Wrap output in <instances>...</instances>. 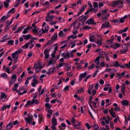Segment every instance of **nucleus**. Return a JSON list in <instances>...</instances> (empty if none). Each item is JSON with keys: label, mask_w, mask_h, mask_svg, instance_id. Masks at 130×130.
<instances>
[{"label": "nucleus", "mask_w": 130, "mask_h": 130, "mask_svg": "<svg viewBox=\"0 0 130 130\" xmlns=\"http://www.w3.org/2000/svg\"><path fill=\"white\" fill-rule=\"evenodd\" d=\"M48 65H54V62L53 59H50L48 62Z\"/></svg>", "instance_id": "41"}, {"label": "nucleus", "mask_w": 130, "mask_h": 130, "mask_svg": "<svg viewBox=\"0 0 130 130\" xmlns=\"http://www.w3.org/2000/svg\"><path fill=\"white\" fill-rule=\"evenodd\" d=\"M52 121L53 125H56L57 122L56 119L54 118H53L52 119Z\"/></svg>", "instance_id": "29"}, {"label": "nucleus", "mask_w": 130, "mask_h": 130, "mask_svg": "<svg viewBox=\"0 0 130 130\" xmlns=\"http://www.w3.org/2000/svg\"><path fill=\"white\" fill-rule=\"evenodd\" d=\"M23 26L21 27L19 29L15 31L14 33L16 34L20 30L23 29Z\"/></svg>", "instance_id": "49"}, {"label": "nucleus", "mask_w": 130, "mask_h": 130, "mask_svg": "<svg viewBox=\"0 0 130 130\" xmlns=\"http://www.w3.org/2000/svg\"><path fill=\"white\" fill-rule=\"evenodd\" d=\"M27 118L25 119V121L29 124H31L32 121L33 119L31 116L28 113L27 115Z\"/></svg>", "instance_id": "5"}, {"label": "nucleus", "mask_w": 130, "mask_h": 130, "mask_svg": "<svg viewBox=\"0 0 130 130\" xmlns=\"http://www.w3.org/2000/svg\"><path fill=\"white\" fill-rule=\"evenodd\" d=\"M84 91V89L81 88L80 89L77 90L76 92L77 93H80L83 92Z\"/></svg>", "instance_id": "37"}, {"label": "nucleus", "mask_w": 130, "mask_h": 130, "mask_svg": "<svg viewBox=\"0 0 130 130\" xmlns=\"http://www.w3.org/2000/svg\"><path fill=\"white\" fill-rule=\"evenodd\" d=\"M58 35L59 37H65L66 35V32L63 31H61L59 33Z\"/></svg>", "instance_id": "19"}, {"label": "nucleus", "mask_w": 130, "mask_h": 130, "mask_svg": "<svg viewBox=\"0 0 130 130\" xmlns=\"http://www.w3.org/2000/svg\"><path fill=\"white\" fill-rule=\"evenodd\" d=\"M69 88V86H66L64 88L63 91L64 92H66L67 90H68Z\"/></svg>", "instance_id": "60"}, {"label": "nucleus", "mask_w": 130, "mask_h": 130, "mask_svg": "<svg viewBox=\"0 0 130 130\" xmlns=\"http://www.w3.org/2000/svg\"><path fill=\"white\" fill-rule=\"evenodd\" d=\"M86 23L89 24H95V23H94V20L91 19L88 20L86 21Z\"/></svg>", "instance_id": "15"}, {"label": "nucleus", "mask_w": 130, "mask_h": 130, "mask_svg": "<svg viewBox=\"0 0 130 130\" xmlns=\"http://www.w3.org/2000/svg\"><path fill=\"white\" fill-rule=\"evenodd\" d=\"M77 37V36H74L73 35H70L69 36L68 38V39H69L70 38H73V39H75Z\"/></svg>", "instance_id": "46"}, {"label": "nucleus", "mask_w": 130, "mask_h": 130, "mask_svg": "<svg viewBox=\"0 0 130 130\" xmlns=\"http://www.w3.org/2000/svg\"><path fill=\"white\" fill-rule=\"evenodd\" d=\"M45 106L46 109L48 110H49L52 107V105L48 103H46L45 105Z\"/></svg>", "instance_id": "36"}, {"label": "nucleus", "mask_w": 130, "mask_h": 130, "mask_svg": "<svg viewBox=\"0 0 130 130\" xmlns=\"http://www.w3.org/2000/svg\"><path fill=\"white\" fill-rule=\"evenodd\" d=\"M77 51V50L75 49L72 50L69 53L71 55V56L72 58L73 57V53L76 52Z\"/></svg>", "instance_id": "32"}, {"label": "nucleus", "mask_w": 130, "mask_h": 130, "mask_svg": "<svg viewBox=\"0 0 130 130\" xmlns=\"http://www.w3.org/2000/svg\"><path fill=\"white\" fill-rule=\"evenodd\" d=\"M57 45V43L54 44L51 47V48H52V47H53V46H55L54 49L53 51V52L54 53H56V51L58 49V46L56 45Z\"/></svg>", "instance_id": "30"}, {"label": "nucleus", "mask_w": 130, "mask_h": 130, "mask_svg": "<svg viewBox=\"0 0 130 130\" xmlns=\"http://www.w3.org/2000/svg\"><path fill=\"white\" fill-rule=\"evenodd\" d=\"M109 14H108L107 15V14H105V17H103V22H106V21H107V17H108V16H109Z\"/></svg>", "instance_id": "43"}, {"label": "nucleus", "mask_w": 130, "mask_h": 130, "mask_svg": "<svg viewBox=\"0 0 130 130\" xmlns=\"http://www.w3.org/2000/svg\"><path fill=\"white\" fill-rule=\"evenodd\" d=\"M12 123L13 122L12 121L10 122L7 125L6 128L9 129L12 128L13 127Z\"/></svg>", "instance_id": "17"}, {"label": "nucleus", "mask_w": 130, "mask_h": 130, "mask_svg": "<svg viewBox=\"0 0 130 130\" xmlns=\"http://www.w3.org/2000/svg\"><path fill=\"white\" fill-rule=\"evenodd\" d=\"M32 82L35 84H37L38 83V82L36 78H34L32 80Z\"/></svg>", "instance_id": "61"}, {"label": "nucleus", "mask_w": 130, "mask_h": 130, "mask_svg": "<svg viewBox=\"0 0 130 130\" xmlns=\"http://www.w3.org/2000/svg\"><path fill=\"white\" fill-rule=\"evenodd\" d=\"M63 64L64 63H60L57 66V67L58 68H59L62 67Z\"/></svg>", "instance_id": "62"}, {"label": "nucleus", "mask_w": 130, "mask_h": 130, "mask_svg": "<svg viewBox=\"0 0 130 130\" xmlns=\"http://www.w3.org/2000/svg\"><path fill=\"white\" fill-rule=\"evenodd\" d=\"M86 7V5L81 7L80 9V11L78 12V15L76 16H78L81 14L82 12L84 10L85 8Z\"/></svg>", "instance_id": "20"}, {"label": "nucleus", "mask_w": 130, "mask_h": 130, "mask_svg": "<svg viewBox=\"0 0 130 130\" xmlns=\"http://www.w3.org/2000/svg\"><path fill=\"white\" fill-rule=\"evenodd\" d=\"M89 10L90 11H92L93 12H95L98 11V9H94L92 7L89 8Z\"/></svg>", "instance_id": "39"}, {"label": "nucleus", "mask_w": 130, "mask_h": 130, "mask_svg": "<svg viewBox=\"0 0 130 130\" xmlns=\"http://www.w3.org/2000/svg\"><path fill=\"white\" fill-rule=\"evenodd\" d=\"M76 41V40H74L73 41H71L69 43V46L71 45V48H73L75 46L76 44L75 42Z\"/></svg>", "instance_id": "16"}, {"label": "nucleus", "mask_w": 130, "mask_h": 130, "mask_svg": "<svg viewBox=\"0 0 130 130\" xmlns=\"http://www.w3.org/2000/svg\"><path fill=\"white\" fill-rule=\"evenodd\" d=\"M93 5L94 7L96 8L98 7V4L97 3L95 2L93 3Z\"/></svg>", "instance_id": "57"}, {"label": "nucleus", "mask_w": 130, "mask_h": 130, "mask_svg": "<svg viewBox=\"0 0 130 130\" xmlns=\"http://www.w3.org/2000/svg\"><path fill=\"white\" fill-rule=\"evenodd\" d=\"M86 72H85L84 73H81L79 75V80L80 81H81L82 79L84 78L87 75Z\"/></svg>", "instance_id": "10"}, {"label": "nucleus", "mask_w": 130, "mask_h": 130, "mask_svg": "<svg viewBox=\"0 0 130 130\" xmlns=\"http://www.w3.org/2000/svg\"><path fill=\"white\" fill-rule=\"evenodd\" d=\"M77 6L76 3L73 4H72L70 5V7L71 8H74V7H76Z\"/></svg>", "instance_id": "53"}, {"label": "nucleus", "mask_w": 130, "mask_h": 130, "mask_svg": "<svg viewBox=\"0 0 130 130\" xmlns=\"http://www.w3.org/2000/svg\"><path fill=\"white\" fill-rule=\"evenodd\" d=\"M39 103V102L37 100H35V99H32L31 101H27L26 104L25 105V107H26L28 105H32L34 104H37Z\"/></svg>", "instance_id": "2"}, {"label": "nucleus", "mask_w": 130, "mask_h": 130, "mask_svg": "<svg viewBox=\"0 0 130 130\" xmlns=\"http://www.w3.org/2000/svg\"><path fill=\"white\" fill-rule=\"evenodd\" d=\"M6 17L5 16H4L2 17V18L1 19V22H3L5 21L6 19Z\"/></svg>", "instance_id": "56"}, {"label": "nucleus", "mask_w": 130, "mask_h": 130, "mask_svg": "<svg viewBox=\"0 0 130 130\" xmlns=\"http://www.w3.org/2000/svg\"><path fill=\"white\" fill-rule=\"evenodd\" d=\"M109 26V23H107L103 24L102 25L101 28H107Z\"/></svg>", "instance_id": "25"}, {"label": "nucleus", "mask_w": 130, "mask_h": 130, "mask_svg": "<svg viewBox=\"0 0 130 130\" xmlns=\"http://www.w3.org/2000/svg\"><path fill=\"white\" fill-rule=\"evenodd\" d=\"M22 36L25 40H28L31 38V36L29 34L26 35H23Z\"/></svg>", "instance_id": "26"}, {"label": "nucleus", "mask_w": 130, "mask_h": 130, "mask_svg": "<svg viewBox=\"0 0 130 130\" xmlns=\"http://www.w3.org/2000/svg\"><path fill=\"white\" fill-rule=\"evenodd\" d=\"M77 24V22H76L75 21L73 22L72 23L71 25L70 26L71 27H72L73 26H76Z\"/></svg>", "instance_id": "64"}, {"label": "nucleus", "mask_w": 130, "mask_h": 130, "mask_svg": "<svg viewBox=\"0 0 130 130\" xmlns=\"http://www.w3.org/2000/svg\"><path fill=\"white\" fill-rule=\"evenodd\" d=\"M49 5L50 3L48 1L46 2L43 5V6H45L46 8L49 6Z\"/></svg>", "instance_id": "38"}, {"label": "nucleus", "mask_w": 130, "mask_h": 130, "mask_svg": "<svg viewBox=\"0 0 130 130\" xmlns=\"http://www.w3.org/2000/svg\"><path fill=\"white\" fill-rule=\"evenodd\" d=\"M110 87V85H107L106 86V87L103 88V90L105 91H107Z\"/></svg>", "instance_id": "45"}, {"label": "nucleus", "mask_w": 130, "mask_h": 130, "mask_svg": "<svg viewBox=\"0 0 130 130\" xmlns=\"http://www.w3.org/2000/svg\"><path fill=\"white\" fill-rule=\"evenodd\" d=\"M117 75L118 76V78L119 79L122 78L124 77V76H123V75H122L121 74H120L118 73H117Z\"/></svg>", "instance_id": "50"}, {"label": "nucleus", "mask_w": 130, "mask_h": 130, "mask_svg": "<svg viewBox=\"0 0 130 130\" xmlns=\"http://www.w3.org/2000/svg\"><path fill=\"white\" fill-rule=\"evenodd\" d=\"M95 65L94 64H92L90 66L88 67V69L89 70L92 69L95 67Z\"/></svg>", "instance_id": "47"}, {"label": "nucleus", "mask_w": 130, "mask_h": 130, "mask_svg": "<svg viewBox=\"0 0 130 130\" xmlns=\"http://www.w3.org/2000/svg\"><path fill=\"white\" fill-rule=\"evenodd\" d=\"M7 44L12 45L14 43V41L12 40H11L8 41Z\"/></svg>", "instance_id": "48"}, {"label": "nucleus", "mask_w": 130, "mask_h": 130, "mask_svg": "<svg viewBox=\"0 0 130 130\" xmlns=\"http://www.w3.org/2000/svg\"><path fill=\"white\" fill-rule=\"evenodd\" d=\"M37 65H38V66L39 67V69L40 70L42 68V66L41 63L38 62L37 64Z\"/></svg>", "instance_id": "58"}, {"label": "nucleus", "mask_w": 130, "mask_h": 130, "mask_svg": "<svg viewBox=\"0 0 130 130\" xmlns=\"http://www.w3.org/2000/svg\"><path fill=\"white\" fill-rule=\"evenodd\" d=\"M6 72L8 73H11V71L10 70L9 68V67H7L6 68Z\"/></svg>", "instance_id": "63"}, {"label": "nucleus", "mask_w": 130, "mask_h": 130, "mask_svg": "<svg viewBox=\"0 0 130 130\" xmlns=\"http://www.w3.org/2000/svg\"><path fill=\"white\" fill-rule=\"evenodd\" d=\"M121 103L123 106H126L128 105L129 102L127 100H124L121 102Z\"/></svg>", "instance_id": "22"}, {"label": "nucleus", "mask_w": 130, "mask_h": 130, "mask_svg": "<svg viewBox=\"0 0 130 130\" xmlns=\"http://www.w3.org/2000/svg\"><path fill=\"white\" fill-rule=\"evenodd\" d=\"M38 122L39 123H40L43 121V117L42 115L41 114H39L38 115Z\"/></svg>", "instance_id": "31"}, {"label": "nucleus", "mask_w": 130, "mask_h": 130, "mask_svg": "<svg viewBox=\"0 0 130 130\" xmlns=\"http://www.w3.org/2000/svg\"><path fill=\"white\" fill-rule=\"evenodd\" d=\"M123 2L121 1H115L112 2L111 6L112 7L118 6L119 8H121L123 6Z\"/></svg>", "instance_id": "1"}, {"label": "nucleus", "mask_w": 130, "mask_h": 130, "mask_svg": "<svg viewBox=\"0 0 130 130\" xmlns=\"http://www.w3.org/2000/svg\"><path fill=\"white\" fill-rule=\"evenodd\" d=\"M100 58V57L98 56L95 58L94 60V62L97 65H99L100 63L99 60Z\"/></svg>", "instance_id": "27"}, {"label": "nucleus", "mask_w": 130, "mask_h": 130, "mask_svg": "<svg viewBox=\"0 0 130 130\" xmlns=\"http://www.w3.org/2000/svg\"><path fill=\"white\" fill-rule=\"evenodd\" d=\"M31 42H28L26 44L22 46V48H26L28 47L29 45H30V44H31Z\"/></svg>", "instance_id": "34"}, {"label": "nucleus", "mask_w": 130, "mask_h": 130, "mask_svg": "<svg viewBox=\"0 0 130 130\" xmlns=\"http://www.w3.org/2000/svg\"><path fill=\"white\" fill-rule=\"evenodd\" d=\"M57 33H55L52 37V39L53 40H55L57 39Z\"/></svg>", "instance_id": "42"}, {"label": "nucleus", "mask_w": 130, "mask_h": 130, "mask_svg": "<svg viewBox=\"0 0 130 130\" xmlns=\"http://www.w3.org/2000/svg\"><path fill=\"white\" fill-rule=\"evenodd\" d=\"M125 20V19L123 17L120 18V19L119 20V22H120L121 23H123Z\"/></svg>", "instance_id": "59"}, {"label": "nucleus", "mask_w": 130, "mask_h": 130, "mask_svg": "<svg viewBox=\"0 0 130 130\" xmlns=\"http://www.w3.org/2000/svg\"><path fill=\"white\" fill-rule=\"evenodd\" d=\"M114 109L115 111L116 112L120 111V108L118 107H114Z\"/></svg>", "instance_id": "52"}, {"label": "nucleus", "mask_w": 130, "mask_h": 130, "mask_svg": "<svg viewBox=\"0 0 130 130\" xmlns=\"http://www.w3.org/2000/svg\"><path fill=\"white\" fill-rule=\"evenodd\" d=\"M49 29V27L48 26H46L45 27V29L42 28L39 31L40 34H42L48 31Z\"/></svg>", "instance_id": "7"}, {"label": "nucleus", "mask_w": 130, "mask_h": 130, "mask_svg": "<svg viewBox=\"0 0 130 130\" xmlns=\"http://www.w3.org/2000/svg\"><path fill=\"white\" fill-rule=\"evenodd\" d=\"M128 51V48L127 47L123 48L120 51V53L121 54H123L126 53Z\"/></svg>", "instance_id": "24"}, {"label": "nucleus", "mask_w": 130, "mask_h": 130, "mask_svg": "<svg viewBox=\"0 0 130 130\" xmlns=\"http://www.w3.org/2000/svg\"><path fill=\"white\" fill-rule=\"evenodd\" d=\"M61 56L66 59H68L69 58H72L69 53L66 54L65 53H63L61 54Z\"/></svg>", "instance_id": "6"}, {"label": "nucleus", "mask_w": 130, "mask_h": 130, "mask_svg": "<svg viewBox=\"0 0 130 130\" xmlns=\"http://www.w3.org/2000/svg\"><path fill=\"white\" fill-rule=\"evenodd\" d=\"M20 50H18L16 51L14 53L12 54V58L14 59H16L18 58V53L20 52Z\"/></svg>", "instance_id": "8"}, {"label": "nucleus", "mask_w": 130, "mask_h": 130, "mask_svg": "<svg viewBox=\"0 0 130 130\" xmlns=\"http://www.w3.org/2000/svg\"><path fill=\"white\" fill-rule=\"evenodd\" d=\"M1 76L4 79H6L7 78L8 76L6 73H4L1 74Z\"/></svg>", "instance_id": "33"}, {"label": "nucleus", "mask_w": 130, "mask_h": 130, "mask_svg": "<svg viewBox=\"0 0 130 130\" xmlns=\"http://www.w3.org/2000/svg\"><path fill=\"white\" fill-rule=\"evenodd\" d=\"M96 43L99 46H100L102 44V42L101 41L99 40H98Z\"/></svg>", "instance_id": "44"}, {"label": "nucleus", "mask_w": 130, "mask_h": 130, "mask_svg": "<svg viewBox=\"0 0 130 130\" xmlns=\"http://www.w3.org/2000/svg\"><path fill=\"white\" fill-rule=\"evenodd\" d=\"M17 76L15 74L12 75L10 78L11 80L9 82V85H10L14 83L17 80Z\"/></svg>", "instance_id": "3"}, {"label": "nucleus", "mask_w": 130, "mask_h": 130, "mask_svg": "<svg viewBox=\"0 0 130 130\" xmlns=\"http://www.w3.org/2000/svg\"><path fill=\"white\" fill-rule=\"evenodd\" d=\"M110 71H111V72H117V70L116 69H114L113 68H106L105 69L104 72H108Z\"/></svg>", "instance_id": "12"}, {"label": "nucleus", "mask_w": 130, "mask_h": 130, "mask_svg": "<svg viewBox=\"0 0 130 130\" xmlns=\"http://www.w3.org/2000/svg\"><path fill=\"white\" fill-rule=\"evenodd\" d=\"M38 28L37 27H35L34 28H33L32 29V32L34 33H37L38 31Z\"/></svg>", "instance_id": "40"}, {"label": "nucleus", "mask_w": 130, "mask_h": 130, "mask_svg": "<svg viewBox=\"0 0 130 130\" xmlns=\"http://www.w3.org/2000/svg\"><path fill=\"white\" fill-rule=\"evenodd\" d=\"M109 111L110 112V114L113 118H115L116 117V115L115 113L113 111L112 108L109 110Z\"/></svg>", "instance_id": "13"}, {"label": "nucleus", "mask_w": 130, "mask_h": 130, "mask_svg": "<svg viewBox=\"0 0 130 130\" xmlns=\"http://www.w3.org/2000/svg\"><path fill=\"white\" fill-rule=\"evenodd\" d=\"M87 19L86 16L82 15L79 17L78 19L82 22H84Z\"/></svg>", "instance_id": "11"}, {"label": "nucleus", "mask_w": 130, "mask_h": 130, "mask_svg": "<svg viewBox=\"0 0 130 130\" xmlns=\"http://www.w3.org/2000/svg\"><path fill=\"white\" fill-rule=\"evenodd\" d=\"M121 63L118 61H115L112 62V66L114 67H118L120 66Z\"/></svg>", "instance_id": "9"}, {"label": "nucleus", "mask_w": 130, "mask_h": 130, "mask_svg": "<svg viewBox=\"0 0 130 130\" xmlns=\"http://www.w3.org/2000/svg\"><path fill=\"white\" fill-rule=\"evenodd\" d=\"M55 16L51 15L50 14V12H48L46 17L45 21L46 22H49L51 21L55 18Z\"/></svg>", "instance_id": "4"}, {"label": "nucleus", "mask_w": 130, "mask_h": 130, "mask_svg": "<svg viewBox=\"0 0 130 130\" xmlns=\"http://www.w3.org/2000/svg\"><path fill=\"white\" fill-rule=\"evenodd\" d=\"M89 41L92 42H94L95 40V38L94 35H91L89 37Z\"/></svg>", "instance_id": "21"}, {"label": "nucleus", "mask_w": 130, "mask_h": 130, "mask_svg": "<svg viewBox=\"0 0 130 130\" xmlns=\"http://www.w3.org/2000/svg\"><path fill=\"white\" fill-rule=\"evenodd\" d=\"M10 2V0H7L4 3V6L6 8L8 7L9 5V3Z\"/></svg>", "instance_id": "28"}, {"label": "nucleus", "mask_w": 130, "mask_h": 130, "mask_svg": "<svg viewBox=\"0 0 130 130\" xmlns=\"http://www.w3.org/2000/svg\"><path fill=\"white\" fill-rule=\"evenodd\" d=\"M46 88H44L41 91H40V92H39V95H42V94L44 93L45 90H46Z\"/></svg>", "instance_id": "51"}, {"label": "nucleus", "mask_w": 130, "mask_h": 130, "mask_svg": "<svg viewBox=\"0 0 130 130\" xmlns=\"http://www.w3.org/2000/svg\"><path fill=\"white\" fill-rule=\"evenodd\" d=\"M125 84H122V92L123 94H124L125 93Z\"/></svg>", "instance_id": "35"}, {"label": "nucleus", "mask_w": 130, "mask_h": 130, "mask_svg": "<svg viewBox=\"0 0 130 130\" xmlns=\"http://www.w3.org/2000/svg\"><path fill=\"white\" fill-rule=\"evenodd\" d=\"M7 95L4 93H1V97H0V100L4 101L5 100L6 98Z\"/></svg>", "instance_id": "14"}, {"label": "nucleus", "mask_w": 130, "mask_h": 130, "mask_svg": "<svg viewBox=\"0 0 130 130\" xmlns=\"http://www.w3.org/2000/svg\"><path fill=\"white\" fill-rule=\"evenodd\" d=\"M85 126L87 127V129H90L91 128V126L89 125V124L88 123H87L86 124Z\"/></svg>", "instance_id": "55"}, {"label": "nucleus", "mask_w": 130, "mask_h": 130, "mask_svg": "<svg viewBox=\"0 0 130 130\" xmlns=\"http://www.w3.org/2000/svg\"><path fill=\"white\" fill-rule=\"evenodd\" d=\"M31 28V27H28L25 28L23 31L22 32L23 34H26L28 33V31Z\"/></svg>", "instance_id": "23"}, {"label": "nucleus", "mask_w": 130, "mask_h": 130, "mask_svg": "<svg viewBox=\"0 0 130 130\" xmlns=\"http://www.w3.org/2000/svg\"><path fill=\"white\" fill-rule=\"evenodd\" d=\"M93 126L94 129L95 130L98 129L99 127L96 124H94V125Z\"/></svg>", "instance_id": "54"}, {"label": "nucleus", "mask_w": 130, "mask_h": 130, "mask_svg": "<svg viewBox=\"0 0 130 130\" xmlns=\"http://www.w3.org/2000/svg\"><path fill=\"white\" fill-rule=\"evenodd\" d=\"M94 87V84H92L89 86V87L88 91V92L89 94L90 95L91 94V91L93 88Z\"/></svg>", "instance_id": "18"}]
</instances>
